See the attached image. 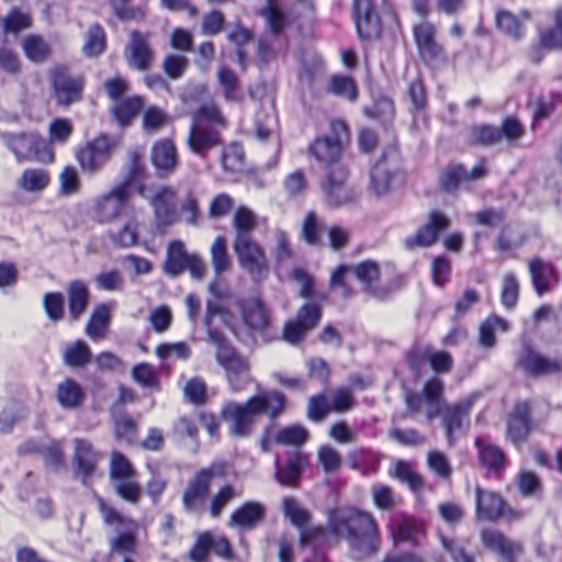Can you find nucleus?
I'll return each instance as SVG.
<instances>
[{"mask_svg":"<svg viewBox=\"0 0 562 562\" xmlns=\"http://www.w3.org/2000/svg\"><path fill=\"white\" fill-rule=\"evenodd\" d=\"M328 528L348 542L355 559L361 560L378 551L379 527L372 514L355 507H339L329 512Z\"/></svg>","mask_w":562,"mask_h":562,"instance_id":"f257e3e1","label":"nucleus"},{"mask_svg":"<svg viewBox=\"0 0 562 562\" xmlns=\"http://www.w3.org/2000/svg\"><path fill=\"white\" fill-rule=\"evenodd\" d=\"M285 398L280 392L271 391L249 398L246 403H227L222 409L223 418L229 423V431L235 437H247L255 419L268 413L274 419L284 408Z\"/></svg>","mask_w":562,"mask_h":562,"instance_id":"f03ea898","label":"nucleus"},{"mask_svg":"<svg viewBox=\"0 0 562 562\" xmlns=\"http://www.w3.org/2000/svg\"><path fill=\"white\" fill-rule=\"evenodd\" d=\"M210 342L214 345L216 363L224 370L225 379L233 392H239L250 382V362L239 353L221 330H210Z\"/></svg>","mask_w":562,"mask_h":562,"instance_id":"7ed1b4c3","label":"nucleus"},{"mask_svg":"<svg viewBox=\"0 0 562 562\" xmlns=\"http://www.w3.org/2000/svg\"><path fill=\"white\" fill-rule=\"evenodd\" d=\"M138 194L151 206L158 231L165 232L180 221L176 207L177 192L173 188L164 184L140 186Z\"/></svg>","mask_w":562,"mask_h":562,"instance_id":"20e7f679","label":"nucleus"},{"mask_svg":"<svg viewBox=\"0 0 562 562\" xmlns=\"http://www.w3.org/2000/svg\"><path fill=\"white\" fill-rule=\"evenodd\" d=\"M3 142L19 162L50 164L54 161L53 151L45 140L36 134H5L3 135Z\"/></svg>","mask_w":562,"mask_h":562,"instance_id":"39448f33","label":"nucleus"},{"mask_svg":"<svg viewBox=\"0 0 562 562\" xmlns=\"http://www.w3.org/2000/svg\"><path fill=\"white\" fill-rule=\"evenodd\" d=\"M97 503L103 522L115 527L119 532V536L111 540V550L120 553L133 551L136 542L137 522L121 515L101 497L97 498Z\"/></svg>","mask_w":562,"mask_h":562,"instance_id":"423d86ee","label":"nucleus"},{"mask_svg":"<svg viewBox=\"0 0 562 562\" xmlns=\"http://www.w3.org/2000/svg\"><path fill=\"white\" fill-rule=\"evenodd\" d=\"M130 200V190L126 184H116L109 191L98 195L91 207L92 218L100 224L116 221Z\"/></svg>","mask_w":562,"mask_h":562,"instance_id":"0eeeda50","label":"nucleus"},{"mask_svg":"<svg viewBox=\"0 0 562 562\" xmlns=\"http://www.w3.org/2000/svg\"><path fill=\"white\" fill-rule=\"evenodd\" d=\"M234 251L239 266L246 270L254 282H261L268 276V261L262 247L252 237L234 239Z\"/></svg>","mask_w":562,"mask_h":562,"instance_id":"6e6552de","label":"nucleus"},{"mask_svg":"<svg viewBox=\"0 0 562 562\" xmlns=\"http://www.w3.org/2000/svg\"><path fill=\"white\" fill-rule=\"evenodd\" d=\"M352 272L360 281L363 292L375 300L385 301L395 290L393 283L381 282L380 267L374 261L359 262L352 268Z\"/></svg>","mask_w":562,"mask_h":562,"instance_id":"1a4fd4ad","label":"nucleus"},{"mask_svg":"<svg viewBox=\"0 0 562 562\" xmlns=\"http://www.w3.org/2000/svg\"><path fill=\"white\" fill-rule=\"evenodd\" d=\"M50 86L57 103L68 106L80 99L83 79L70 75L66 67L58 66L52 71Z\"/></svg>","mask_w":562,"mask_h":562,"instance_id":"9d476101","label":"nucleus"},{"mask_svg":"<svg viewBox=\"0 0 562 562\" xmlns=\"http://www.w3.org/2000/svg\"><path fill=\"white\" fill-rule=\"evenodd\" d=\"M100 459L101 454L89 441L80 438L74 440V474L83 485H90L97 475Z\"/></svg>","mask_w":562,"mask_h":562,"instance_id":"9b49d317","label":"nucleus"},{"mask_svg":"<svg viewBox=\"0 0 562 562\" xmlns=\"http://www.w3.org/2000/svg\"><path fill=\"white\" fill-rule=\"evenodd\" d=\"M400 169V159L396 149L384 154L372 167L371 190L375 195L386 194L395 181Z\"/></svg>","mask_w":562,"mask_h":562,"instance_id":"f8f14e48","label":"nucleus"},{"mask_svg":"<svg viewBox=\"0 0 562 562\" xmlns=\"http://www.w3.org/2000/svg\"><path fill=\"white\" fill-rule=\"evenodd\" d=\"M322 317V308L318 304L306 302L297 311L294 321L285 324L283 338L290 344L299 342L304 335L315 328Z\"/></svg>","mask_w":562,"mask_h":562,"instance_id":"ddd939ff","label":"nucleus"},{"mask_svg":"<svg viewBox=\"0 0 562 562\" xmlns=\"http://www.w3.org/2000/svg\"><path fill=\"white\" fill-rule=\"evenodd\" d=\"M517 367L528 375L543 376L561 372L562 361L547 358L536 351L530 345L525 344L518 356Z\"/></svg>","mask_w":562,"mask_h":562,"instance_id":"4468645a","label":"nucleus"},{"mask_svg":"<svg viewBox=\"0 0 562 562\" xmlns=\"http://www.w3.org/2000/svg\"><path fill=\"white\" fill-rule=\"evenodd\" d=\"M112 144L106 136H99L87 143L77 154V160L83 171L97 172L110 158Z\"/></svg>","mask_w":562,"mask_h":562,"instance_id":"2eb2a0df","label":"nucleus"},{"mask_svg":"<svg viewBox=\"0 0 562 562\" xmlns=\"http://www.w3.org/2000/svg\"><path fill=\"white\" fill-rule=\"evenodd\" d=\"M414 41L419 56L426 63H431L442 56V47L436 41L437 29L429 21H422L413 27Z\"/></svg>","mask_w":562,"mask_h":562,"instance_id":"dca6fc26","label":"nucleus"},{"mask_svg":"<svg viewBox=\"0 0 562 562\" xmlns=\"http://www.w3.org/2000/svg\"><path fill=\"white\" fill-rule=\"evenodd\" d=\"M214 477L212 468L202 469L189 481L182 495V504L187 512H195L202 505L210 492V484Z\"/></svg>","mask_w":562,"mask_h":562,"instance_id":"f3484780","label":"nucleus"},{"mask_svg":"<svg viewBox=\"0 0 562 562\" xmlns=\"http://www.w3.org/2000/svg\"><path fill=\"white\" fill-rule=\"evenodd\" d=\"M450 220L440 211H431L427 222L420 226L415 235L406 240V245L428 247L436 243L438 234L448 229Z\"/></svg>","mask_w":562,"mask_h":562,"instance_id":"a211bd4d","label":"nucleus"},{"mask_svg":"<svg viewBox=\"0 0 562 562\" xmlns=\"http://www.w3.org/2000/svg\"><path fill=\"white\" fill-rule=\"evenodd\" d=\"M482 544L498 554L503 560L513 562L516 555L521 552V546L507 539L501 531L484 529L481 531Z\"/></svg>","mask_w":562,"mask_h":562,"instance_id":"6ab92c4d","label":"nucleus"},{"mask_svg":"<svg viewBox=\"0 0 562 562\" xmlns=\"http://www.w3.org/2000/svg\"><path fill=\"white\" fill-rule=\"evenodd\" d=\"M150 159L160 177L173 173L178 166V154L173 142L170 139L156 142L151 148Z\"/></svg>","mask_w":562,"mask_h":562,"instance_id":"aec40b11","label":"nucleus"},{"mask_svg":"<svg viewBox=\"0 0 562 562\" xmlns=\"http://www.w3.org/2000/svg\"><path fill=\"white\" fill-rule=\"evenodd\" d=\"M475 510L479 518L495 521L503 516L505 502L495 492L476 486Z\"/></svg>","mask_w":562,"mask_h":562,"instance_id":"412c9836","label":"nucleus"},{"mask_svg":"<svg viewBox=\"0 0 562 562\" xmlns=\"http://www.w3.org/2000/svg\"><path fill=\"white\" fill-rule=\"evenodd\" d=\"M153 57L154 53L144 35L136 31L132 32L126 55L130 67L137 70H146L149 68Z\"/></svg>","mask_w":562,"mask_h":562,"instance_id":"4be33fe9","label":"nucleus"},{"mask_svg":"<svg viewBox=\"0 0 562 562\" xmlns=\"http://www.w3.org/2000/svg\"><path fill=\"white\" fill-rule=\"evenodd\" d=\"M408 361L411 367L419 372V364L422 361H428L431 369L437 373L449 372L452 368V358L445 351H434L428 348L414 349L409 356Z\"/></svg>","mask_w":562,"mask_h":562,"instance_id":"5701e85b","label":"nucleus"},{"mask_svg":"<svg viewBox=\"0 0 562 562\" xmlns=\"http://www.w3.org/2000/svg\"><path fill=\"white\" fill-rule=\"evenodd\" d=\"M529 20L527 11L516 15L507 10H499L495 14L497 30L514 41H520L525 34V23Z\"/></svg>","mask_w":562,"mask_h":562,"instance_id":"b1692460","label":"nucleus"},{"mask_svg":"<svg viewBox=\"0 0 562 562\" xmlns=\"http://www.w3.org/2000/svg\"><path fill=\"white\" fill-rule=\"evenodd\" d=\"M190 149L199 156L221 144V136L215 130H206L196 122H192L188 139Z\"/></svg>","mask_w":562,"mask_h":562,"instance_id":"393cba45","label":"nucleus"},{"mask_svg":"<svg viewBox=\"0 0 562 562\" xmlns=\"http://www.w3.org/2000/svg\"><path fill=\"white\" fill-rule=\"evenodd\" d=\"M244 324L251 330L261 331L269 325V313L258 297L240 304Z\"/></svg>","mask_w":562,"mask_h":562,"instance_id":"a878e982","label":"nucleus"},{"mask_svg":"<svg viewBox=\"0 0 562 562\" xmlns=\"http://www.w3.org/2000/svg\"><path fill=\"white\" fill-rule=\"evenodd\" d=\"M529 414L530 408L527 403L515 406L507 423V436L513 442H520L528 436L530 429Z\"/></svg>","mask_w":562,"mask_h":562,"instance_id":"bb28decb","label":"nucleus"},{"mask_svg":"<svg viewBox=\"0 0 562 562\" xmlns=\"http://www.w3.org/2000/svg\"><path fill=\"white\" fill-rule=\"evenodd\" d=\"M68 307L72 321H77L86 311L90 293L86 282L72 280L67 285Z\"/></svg>","mask_w":562,"mask_h":562,"instance_id":"cd10ccee","label":"nucleus"},{"mask_svg":"<svg viewBox=\"0 0 562 562\" xmlns=\"http://www.w3.org/2000/svg\"><path fill=\"white\" fill-rule=\"evenodd\" d=\"M341 150V143L329 137L316 139L310 147V151L315 159L323 162L328 168L340 164L339 158Z\"/></svg>","mask_w":562,"mask_h":562,"instance_id":"c85d7f7f","label":"nucleus"},{"mask_svg":"<svg viewBox=\"0 0 562 562\" xmlns=\"http://www.w3.org/2000/svg\"><path fill=\"white\" fill-rule=\"evenodd\" d=\"M265 507L256 502H248L231 516V525L241 529H251L265 517Z\"/></svg>","mask_w":562,"mask_h":562,"instance_id":"c756f323","label":"nucleus"},{"mask_svg":"<svg viewBox=\"0 0 562 562\" xmlns=\"http://www.w3.org/2000/svg\"><path fill=\"white\" fill-rule=\"evenodd\" d=\"M56 400L63 408L75 409L82 404L85 392L78 382L65 379L56 387Z\"/></svg>","mask_w":562,"mask_h":562,"instance_id":"7c9ffc66","label":"nucleus"},{"mask_svg":"<svg viewBox=\"0 0 562 562\" xmlns=\"http://www.w3.org/2000/svg\"><path fill=\"white\" fill-rule=\"evenodd\" d=\"M50 182L49 172L43 168H26L16 180L20 190L27 193L44 191Z\"/></svg>","mask_w":562,"mask_h":562,"instance_id":"2f4dec72","label":"nucleus"},{"mask_svg":"<svg viewBox=\"0 0 562 562\" xmlns=\"http://www.w3.org/2000/svg\"><path fill=\"white\" fill-rule=\"evenodd\" d=\"M535 291L541 295L549 291L550 282L555 277L554 267L540 258H533L528 265Z\"/></svg>","mask_w":562,"mask_h":562,"instance_id":"473e14b6","label":"nucleus"},{"mask_svg":"<svg viewBox=\"0 0 562 562\" xmlns=\"http://www.w3.org/2000/svg\"><path fill=\"white\" fill-rule=\"evenodd\" d=\"M111 322V308L108 304H99L94 307L86 326L87 335L93 340L105 337Z\"/></svg>","mask_w":562,"mask_h":562,"instance_id":"72a5a7b5","label":"nucleus"},{"mask_svg":"<svg viewBox=\"0 0 562 562\" xmlns=\"http://www.w3.org/2000/svg\"><path fill=\"white\" fill-rule=\"evenodd\" d=\"M475 400L474 395L465 398L464 401L448 407L443 414V424L447 431V436L449 440L451 439L454 431L462 428L463 419L468 415L469 409L471 408L473 402Z\"/></svg>","mask_w":562,"mask_h":562,"instance_id":"f704fd0d","label":"nucleus"},{"mask_svg":"<svg viewBox=\"0 0 562 562\" xmlns=\"http://www.w3.org/2000/svg\"><path fill=\"white\" fill-rule=\"evenodd\" d=\"M189 255L183 243L179 240L171 241L167 249V256L164 263L165 272L169 276L176 277L186 270V263H188Z\"/></svg>","mask_w":562,"mask_h":562,"instance_id":"c9c22d12","label":"nucleus"},{"mask_svg":"<svg viewBox=\"0 0 562 562\" xmlns=\"http://www.w3.org/2000/svg\"><path fill=\"white\" fill-rule=\"evenodd\" d=\"M479 450L481 464L492 471H499L505 465V454L497 446L485 441L482 438L475 440Z\"/></svg>","mask_w":562,"mask_h":562,"instance_id":"e433bc0d","label":"nucleus"},{"mask_svg":"<svg viewBox=\"0 0 562 562\" xmlns=\"http://www.w3.org/2000/svg\"><path fill=\"white\" fill-rule=\"evenodd\" d=\"M29 409L21 403L0 398V431L10 429L16 422L24 419Z\"/></svg>","mask_w":562,"mask_h":562,"instance_id":"4c0bfd02","label":"nucleus"},{"mask_svg":"<svg viewBox=\"0 0 562 562\" xmlns=\"http://www.w3.org/2000/svg\"><path fill=\"white\" fill-rule=\"evenodd\" d=\"M527 236L519 225L508 224L502 227L496 238V249L509 251L520 248L526 243Z\"/></svg>","mask_w":562,"mask_h":562,"instance_id":"58836bf2","label":"nucleus"},{"mask_svg":"<svg viewBox=\"0 0 562 562\" xmlns=\"http://www.w3.org/2000/svg\"><path fill=\"white\" fill-rule=\"evenodd\" d=\"M144 105L140 97H130L116 100L112 106V114L120 125H127L132 119L142 110Z\"/></svg>","mask_w":562,"mask_h":562,"instance_id":"ea45409f","label":"nucleus"},{"mask_svg":"<svg viewBox=\"0 0 562 562\" xmlns=\"http://www.w3.org/2000/svg\"><path fill=\"white\" fill-rule=\"evenodd\" d=\"M117 496L133 505L142 497V488L137 482L136 474L111 480Z\"/></svg>","mask_w":562,"mask_h":562,"instance_id":"a19ab883","label":"nucleus"},{"mask_svg":"<svg viewBox=\"0 0 562 562\" xmlns=\"http://www.w3.org/2000/svg\"><path fill=\"white\" fill-rule=\"evenodd\" d=\"M390 475L403 483H406L413 491H417L423 485V479L415 471L414 465L404 460H395L392 463Z\"/></svg>","mask_w":562,"mask_h":562,"instance_id":"79ce46f5","label":"nucleus"},{"mask_svg":"<svg viewBox=\"0 0 562 562\" xmlns=\"http://www.w3.org/2000/svg\"><path fill=\"white\" fill-rule=\"evenodd\" d=\"M302 457L295 456L289 458L284 467L280 465L279 457L276 458V474L274 477L281 485H295L301 476Z\"/></svg>","mask_w":562,"mask_h":562,"instance_id":"37998d69","label":"nucleus"},{"mask_svg":"<svg viewBox=\"0 0 562 562\" xmlns=\"http://www.w3.org/2000/svg\"><path fill=\"white\" fill-rule=\"evenodd\" d=\"M496 330L507 331L508 323L498 316H491L484 319L479 328V342L484 348H493L496 344Z\"/></svg>","mask_w":562,"mask_h":562,"instance_id":"c03bdc74","label":"nucleus"},{"mask_svg":"<svg viewBox=\"0 0 562 562\" xmlns=\"http://www.w3.org/2000/svg\"><path fill=\"white\" fill-rule=\"evenodd\" d=\"M211 261L216 276H221L232 268V260L223 236H217L211 246Z\"/></svg>","mask_w":562,"mask_h":562,"instance_id":"a18cd8bd","label":"nucleus"},{"mask_svg":"<svg viewBox=\"0 0 562 562\" xmlns=\"http://www.w3.org/2000/svg\"><path fill=\"white\" fill-rule=\"evenodd\" d=\"M256 224L254 212L246 206H239L233 217V226L236 231L235 239H239V237L245 239L251 238L250 234L255 229Z\"/></svg>","mask_w":562,"mask_h":562,"instance_id":"49530a36","label":"nucleus"},{"mask_svg":"<svg viewBox=\"0 0 562 562\" xmlns=\"http://www.w3.org/2000/svg\"><path fill=\"white\" fill-rule=\"evenodd\" d=\"M63 359L68 367L80 368L90 361L91 352L85 341L77 340L65 348Z\"/></svg>","mask_w":562,"mask_h":562,"instance_id":"de8ad7c7","label":"nucleus"},{"mask_svg":"<svg viewBox=\"0 0 562 562\" xmlns=\"http://www.w3.org/2000/svg\"><path fill=\"white\" fill-rule=\"evenodd\" d=\"M3 31L18 35L32 26V16L29 12L13 8L2 20Z\"/></svg>","mask_w":562,"mask_h":562,"instance_id":"09e8293b","label":"nucleus"},{"mask_svg":"<svg viewBox=\"0 0 562 562\" xmlns=\"http://www.w3.org/2000/svg\"><path fill=\"white\" fill-rule=\"evenodd\" d=\"M105 49V34L100 24L91 25L85 36L82 50L85 55L94 57Z\"/></svg>","mask_w":562,"mask_h":562,"instance_id":"8fccbe9b","label":"nucleus"},{"mask_svg":"<svg viewBox=\"0 0 562 562\" xmlns=\"http://www.w3.org/2000/svg\"><path fill=\"white\" fill-rule=\"evenodd\" d=\"M443 391V383L440 379L434 378L429 380L423 390L425 401L429 404L427 417L432 418L436 416L441 407V396Z\"/></svg>","mask_w":562,"mask_h":562,"instance_id":"3c124183","label":"nucleus"},{"mask_svg":"<svg viewBox=\"0 0 562 562\" xmlns=\"http://www.w3.org/2000/svg\"><path fill=\"white\" fill-rule=\"evenodd\" d=\"M308 438L307 430L300 425H292L280 429L273 440L283 446H301Z\"/></svg>","mask_w":562,"mask_h":562,"instance_id":"603ef678","label":"nucleus"},{"mask_svg":"<svg viewBox=\"0 0 562 562\" xmlns=\"http://www.w3.org/2000/svg\"><path fill=\"white\" fill-rule=\"evenodd\" d=\"M326 202L331 206H340L351 202L355 199V191L347 184L342 186H322Z\"/></svg>","mask_w":562,"mask_h":562,"instance_id":"864d4df0","label":"nucleus"},{"mask_svg":"<svg viewBox=\"0 0 562 562\" xmlns=\"http://www.w3.org/2000/svg\"><path fill=\"white\" fill-rule=\"evenodd\" d=\"M22 47L26 57L33 61H43L49 53L47 43L40 35H27L23 42Z\"/></svg>","mask_w":562,"mask_h":562,"instance_id":"5fc2aeb1","label":"nucleus"},{"mask_svg":"<svg viewBox=\"0 0 562 562\" xmlns=\"http://www.w3.org/2000/svg\"><path fill=\"white\" fill-rule=\"evenodd\" d=\"M502 139V132L493 125L473 126L470 131V140L482 146H492Z\"/></svg>","mask_w":562,"mask_h":562,"instance_id":"6e6d98bb","label":"nucleus"},{"mask_svg":"<svg viewBox=\"0 0 562 562\" xmlns=\"http://www.w3.org/2000/svg\"><path fill=\"white\" fill-rule=\"evenodd\" d=\"M374 505L382 510H390L400 503L398 496L390 486L384 484H374L371 488Z\"/></svg>","mask_w":562,"mask_h":562,"instance_id":"4d7b16f0","label":"nucleus"},{"mask_svg":"<svg viewBox=\"0 0 562 562\" xmlns=\"http://www.w3.org/2000/svg\"><path fill=\"white\" fill-rule=\"evenodd\" d=\"M133 380L146 389H159V380L156 370L148 363H138L132 370Z\"/></svg>","mask_w":562,"mask_h":562,"instance_id":"13d9d810","label":"nucleus"},{"mask_svg":"<svg viewBox=\"0 0 562 562\" xmlns=\"http://www.w3.org/2000/svg\"><path fill=\"white\" fill-rule=\"evenodd\" d=\"M428 468L440 479L449 480L452 474V467L448 458L440 451L431 450L427 454Z\"/></svg>","mask_w":562,"mask_h":562,"instance_id":"bf43d9fd","label":"nucleus"},{"mask_svg":"<svg viewBox=\"0 0 562 562\" xmlns=\"http://www.w3.org/2000/svg\"><path fill=\"white\" fill-rule=\"evenodd\" d=\"M94 283L97 288L102 291H122L124 288V278L117 270H108L97 274Z\"/></svg>","mask_w":562,"mask_h":562,"instance_id":"052dcab7","label":"nucleus"},{"mask_svg":"<svg viewBox=\"0 0 562 562\" xmlns=\"http://www.w3.org/2000/svg\"><path fill=\"white\" fill-rule=\"evenodd\" d=\"M170 436L175 441L178 442L184 440L186 438L196 439L198 428L191 418L187 416H180L173 422Z\"/></svg>","mask_w":562,"mask_h":562,"instance_id":"680f3d73","label":"nucleus"},{"mask_svg":"<svg viewBox=\"0 0 562 562\" xmlns=\"http://www.w3.org/2000/svg\"><path fill=\"white\" fill-rule=\"evenodd\" d=\"M72 124L66 119H54L48 127L50 144H65L72 134Z\"/></svg>","mask_w":562,"mask_h":562,"instance_id":"e2e57ef3","label":"nucleus"},{"mask_svg":"<svg viewBox=\"0 0 562 562\" xmlns=\"http://www.w3.org/2000/svg\"><path fill=\"white\" fill-rule=\"evenodd\" d=\"M282 505L284 515L297 529L303 528L311 520L310 513L302 508L295 499L284 498Z\"/></svg>","mask_w":562,"mask_h":562,"instance_id":"0e129e2a","label":"nucleus"},{"mask_svg":"<svg viewBox=\"0 0 562 562\" xmlns=\"http://www.w3.org/2000/svg\"><path fill=\"white\" fill-rule=\"evenodd\" d=\"M322 231L323 223L317 214L313 211L308 212L302 224V238L310 245H316Z\"/></svg>","mask_w":562,"mask_h":562,"instance_id":"69168bd1","label":"nucleus"},{"mask_svg":"<svg viewBox=\"0 0 562 562\" xmlns=\"http://www.w3.org/2000/svg\"><path fill=\"white\" fill-rule=\"evenodd\" d=\"M183 393L192 404L203 405L207 398L206 383L199 376L192 378L183 386Z\"/></svg>","mask_w":562,"mask_h":562,"instance_id":"338daca9","label":"nucleus"},{"mask_svg":"<svg viewBox=\"0 0 562 562\" xmlns=\"http://www.w3.org/2000/svg\"><path fill=\"white\" fill-rule=\"evenodd\" d=\"M261 15L265 18L270 33L279 36L285 25V16L277 4L270 1L269 5L262 10Z\"/></svg>","mask_w":562,"mask_h":562,"instance_id":"774afa93","label":"nucleus"}]
</instances>
